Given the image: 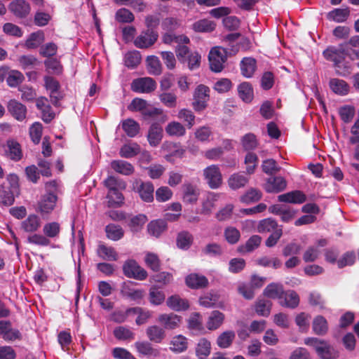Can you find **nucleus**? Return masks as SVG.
<instances>
[{"label":"nucleus","instance_id":"obj_1","mask_svg":"<svg viewBox=\"0 0 359 359\" xmlns=\"http://www.w3.org/2000/svg\"><path fill=\"white\" fill-rule=\"evenodd\" d=\"M323 56L334 63L336 73L340 76H347L351 73L350 67L344 63L346 55H349L352 60H359V50H353L352 53H348L344 45L338 47L330 46L323 51Z\"/></svg>","mask_w":359,"mask_h":359},{"label":"nucleus","instance_id":"obj_2","mask_svg":"<svg viewBox=\"0 0 359 359\" xmlns=\"http://www.w3.org/2000/svg\"><path fill=\"white\" fill-rule=\"evenodd\" d=\"M103 184L108 189L107 194L109 207H119L123 203L124 197L121 191L126 187L125 182L114 176H109Z\"/></svg>","mask_w":359,"mask_h":359},{"label":"nucleus","instance_id":"obj_3","mask_svg":"<svg viewBox=\"0 0 359 359\" xmlns=\"http://www.w3.org/2000/svg\"><path fill=\"white\" fill-rule=\"evenodd\" d=\"M304 344L312 346L321 359H337L339 356L337 351L327 341L316 337H308Z\"/></svg>","mask_w":359,"mask_h":359},{"label":"nucleus","instance_id":"obj_4","mask_svg":"<svg viewBox=\"0 0 359 359\" xmlns=\"http://www.w3.org/2000/svg\"><path fill=\"white\" fill-rule=\"evenodd\" d=\"M208 58L211 70L220 72L224 67V63L227 59V51L220 46L214 47L210 50Z\"/></svg>","mask_w":359,"mask_h":359},{"label":"nucleus","instance_id":"obj_5","mask_svg":"<svg viewBox=\"0 0 359 359\" xmlns=\"http://www.w3.org/2000/svg\"><path fill=\"white\" fill-rule=\"evenodd\" d=\"M210 88L203 84L196 86L193 94L192 106L196 111H201L207 107V103L210 100Z\"/></svg>","mask_w":359,"mask_h":359},{"label":"nucleus","instance_id":"obj_6","mask_svg":"<svg viewBox=\"0 0 359 359\" xmlns=\"http://www.w3.org/2000/svg\"><path fill=\"white\" fill-rule=\"evenodd\" d=\"M203 176L210 189H218L222 184V175L217 165H210L204 168Z\"/></svg>","mask_w":359,"mask_h":359},{"label":"nucleus","instance_id":"obj_7","mask_svg":"<svg viewBox=\"0 0 359 359\" xmlns=\"http://www.w3.org/2000/svg\"><path fill=\"white\" fill-rule=\"evenodd\" d=\"M156 88V81L150 77L134 79L131 83V90L139 93H149Z\"/></svg>","mask_w":359,"mask_h":359},{"label":"nucleus","instance_id":"obj_8","mask_svg":"<svg viewBox=\"0 0 359 359\" xmlns=\"http://www.w3.org/2000/svg\"><path fill=\"white\" fill-rule=\"evenodd\" d=\"M123 273L128 278L144 280L147 277V271L134 260H128L123 266Z\"/></svg>","mask_w":359,"mask_h":359},{"label":"nucleus","instance_id":"obj_9","mask_svg":"<svg viewBox=\"0 0 359 359\" xmlns=\"http://www.w3.org/2000/svg\"><path fill=\"white\" fill-rule=\"evenodd\" d=\"M158 33L151 29L142 32L134 40V45L138 48H148L158 39Z\"/></svg>","mask_w":359,"mask_h":359},{"label":"nucleus","instance_id":"obj_10","mask_svg":"<svg viewBox=\"0 0 359 359\" xmlns=\"http://www.w3.org/2000/svg\"><path fill=\"white\" fill-rule=\"evenodd\" d=\"M157 321L164 330H175L180 327L182 318L173 313H161L158 316Z\"/></svg>","mask_w":359,"mask_h":359},{"label":"nucleus","instance_id":"obj_11","mask_svg":"<svg viewBox=\"0 0 359 359\" xmlns=\"http://www.w3.org/2000/svg\"><path fill=\"white\" fill-rule=\"evenodd\" d=\"M44 82L46 90L50 93L51 102L54 105H57L62 98L59 90L60 87L59 82L53 77L48 76L44 77Z\"/></svg>","mask_w":359,"mask_h":359},{"label":"nucleus","instance_id":"obj_12","mask_svg":"<svg viewBox=\"0 0 359 359\" xmlns=\"http://www.w3.org/2000/svg\"><path fill=\"white\" fill-rule=\"evenodd\" d=\"M0 336L8 341L20 339L22 334L20 332L12 327L8 321L0 320Z\"/></svg>","mask_w":359,"mask_h":359},{"label":"nucleus","instance_id":"obj_13","mask_svg":"<svg viewBox=\"0 0 359 359\" xmlns=\"http://www.w3.org/2000/svg\"><path fill=\"white\" fill-rule=\"evenodd\" d=\"M10 11L17 18L27 17L31 11L30 5L25 0H14L8 5Z\"/></svg>","mask_w":359,"mask_h":359},{"label":"nucleus","instance_id":"obj_14","mask_svg":"<svg viewBox=\"0 0 359 359\" xmlns=\"http://www.w3.org/2000/svg\"><path fill=\"white\" fill-rule=\"evenodd\" d=\"M182 189L183 202L188 204L196 203L200 195L199 189L191 183H185Z\"/></svg>","mask_w":359,"mask_h":359},{"label":"nucleus","instance_id":"obj_15","mask_svg":"<svg viewBox=\"0 0 359 359\" xmlns=\"http://www.w3.org/2000/svg\"><path fill=\"white\" fill-rule=\"evenodd\" d=\"M147 137L149 145L156 147L160 144L163 137V128L157 123H152L148 130Z\"/></svg>","mask_w":359,"mask_h":359},{"label":"nucleus","instance_id":"obj_16","mask_svg":"<svg viewBox=\"0 0 359 359\" xmlns=\"http://www.w3.org/2000/svg\"><path fill=\"white\" fill-rule=\"evenodd\" d=\"M136 190L140 197L144 202H151L154 200V186L150 182H136Z\"/></svg>","mask_w":359,"mask_h":359},{"label":"nucleus","instance_id":"obj_17","mask_svg":"<svg viewBox=\"0 0 359 359\" xmlns=\"http://www.w3.org/2000/svg\"><path fill=\"white\" fill-rule=\"evenodd\" d=\"M286 187V180L281 176H276L268 178L264 189L269 193H278L285 189Z\"/></svg>","mask_w":359,"mask_h":359},{"label":"nucleus","instance_id":"obj_18","mask_svg":"<svg viewBox=\"0 0 359 359\" xmlns=\"http://www.w3.org/2000/svg\"><path fill=\"white\" fill-rule=\"evenodd\" d=\"M5 149L6 156L13 161H19L22 158V151L20 144L14 140L6 141Z\"/></svg>","mask_w":359,"mask_h":359},{"label":"nucleus","instance_id":"obj_19","mask_svg":"<svg viewBox=\"0 0 359 359\" xmlns=\"http://www.w3.org/2000/svg\"><path fill=\"white\" fill-rule=\"evenodd\" d=\"M8 111L18 121H22L26 118L27 107L15 100H11L7 105Z\"/></svg>","mask_w":359,"mask_h":359},{"label":"nucleus","instance_id":"obj_20","mask_svg":"<svg viewBox=\"0 0 359 359\" xmlns=\"http://www.w3.org/2000/svg\"><path fill=\"white\" fill-rule=\"evenodd\" d=\"M169 345L170 351L181 353L188 348V339L182 334H177L171 338Z\"/></svg>","mask_w":359,"mask_h":359},{"label":"nucleus","instance_id":"obj_21","mask_svg":"<svg viewBox=\"0 0 359 359\" xmlns=\"http://www.w3.org/2000/svg\"><path fill=\"white\" fill-rule=\"evenodd\" d=\"M57 196L53 194L44 195L38 204V211L41 214L51 212L56 205Z\"/></svg>","mask_w":359,"mask_h":359},{"label":"nucleus","instance_id":"obj_22","mask_svg":"<svg viewBox=\"0 0 359 359\" xmlns=\"http://www.w3.org/2000/svg\"><path fill=\"white\" fill-rule=\"evenodd\" d=\"M279 299L280 305L284 307L294 309L299 304V297L294 290L283 291V295Z\"/></svg>","mask_w":359,"mask_h":359},{"label":"nucleus","instance_id":"obj_23","mask_svg":"<svg viewBox=\"0 0 359 359\" xmlns=\"http://www.w3.org/2000/svg\"><path fill=\"white\" fill-rule=\"evenodd\" d=\"M133 283L129 281L123 283L121 286V294L132 300H140L142 299L144 295V291L142 290L135 289L132 287Z\"/></svg>","mask_w":359,"mask_h":359},{"label":"nucleus","instance_id":"obj_24","mask_svg":"<svg viewBox=\"0 0 359 359\" xmlns=\"http://www.w3.org/2000/svg\"><path fill=\"white\" fill-rule=\"evenodd\" d=\"M166 304L175 311H186L189 308V302L177 294L169 297L166 300Z\"/></svg>","mask_w":359,"mask_h":359},{"label":"nucleus","instance_id":"obj_25","mask_svg":"<svg viewBox=\"0 0 359 359\" xmlns=\"http://www.w3.org/2000/svg\"><path fill=\"white\" fill-rule=\"evenodd\" d=\"M146 334L151 341L157 344L161 343L166 337L165 330L156 325L149 326L146 330Z\"/></svg>","mask_w":359,"mask_h":359},{"label":"nucleus","instance_id":"obj_26","mask_svg":"<svg viewBox=\"0 0 359 359\" xmlns=\"http://www.w3.org/2000/svg\"><path fill=\"white\" fill-rule=\"evenodd\" d=\"M187 285L192 289H199L205 287L208 284V280L205 276L197 273H191L186 278Z\"/></svg>","mask_w":359,"mask_h":359},{"label":"nucleus","instance_id":"obj_27","mask_svg":"<svg viewBox=\"0 0 359 359\" xmlns=\"http://www.w3.org/2000/svg\"><path fill=\"white\" fill-rule=\"evenodd\" d=\"M243 76L250 78L255 74L257 69V62L253 57H244L240 64Z\"/></svg>","mask_w":359,"mask_h":359},{"label":"nucleus","instance_id":"obj_28","mask_svg":"<svg viewBox=\"0 0 359 359\" xmlns=\"http://www.w3.org/2000/svg\"><path fill=\"white\" fill-rule=\"evenodd\" d=\"M278 198L280 202L291 203H302L306 201L305 195L300 191H293L279 195Z\"/></svg>","mask_w":359,"mask_h":359},{"label":"nucleus","instance_id":"obj_29","mask_svg":"<svg viewBox=\"0 0 359 359\" xmlns=\"http://www.w3.org/2000/svg\"><path fill=\"white\" fill-rule=\"evenodd\" d=\"M249 181V179L241 172L232 174L228 179V185L233 189L236 190L245 187Z\"/></svg>","mask_w":359,"mask_h":359},{"label":"nucleus","instance_id":"obj_30","mask_svg":"<svg viewBox=\"0 0 359 359\" xmlns=\"http://www.w3.org/2000/svg\"><path fill=\"white\" fill-rule=\"evenodd\" d=\"M257 231L259 233H273L277 229H282L280 226H278L276 221L272 218H266L262 219L259 222L257 225Z\"/></svg>","mask_w":359,"mask_h":359},{"label":"nucleus","instance_id":"obj_31","mask_svg":"<svg viewBox=\"0 0 359 359\" xmlns=\"http://www.w3.org/2000/svg\"><path fill=\"white\" fill-rule=\"evenodd\" d=\"M165 133L172 137H182L186 134V128L182 123L172 121L165 127Z\"/></svg>","mask_w":359,"mask_h":359},{"label":"nucleus","instance_id":"obj_32","mask_svg":"<svg viewBox=\"0 0 359 359\" xmlns=\"http://www.w3.org/2000/svg\"><path fill=\"white\" fill-rule=\"evenodd\" d=\"M142 61V56L137 50H130L125 53L123 63L129 69L136 68Z\"/></svg>","mask_w":359,"mask_h":359},{"label":"nucleus","instance_id":"obj_33","mask_svg":"<svg viewBox=\"0 0 359 359\" xmlns=\"http://www.w3.org/2000/svg\"><path fill=\"white\" fill-rule=\"evenodd\" d=\"M97 255L104 260L116 261L118 259V254L112 248L100 243L97 249Z\"/></svg>","mask_w":359,"mask_h":359},{"label":"nucleus","instance_id":"obj_34","mask_svg":"<svg viewBox=\"0 0 359 359\" xmlns=\"http://www.w3.org/2000/svg\"><path fill=\"white\" fill-rule=\"evenodd\" d=\"M188 328L195 334H201L204 332L202 316L198 313L191 314L188 320Z\"/></svg>","mask_w":359,"mask_h":359},{"label":"nucleus","instance_id":"obj_35","mask_svg":"<svg viewBox=\"0 0 359 359\" xmlns=\"http://www.w3.org/2000/svg\"><path fill=\"white\" fill-rule=\"evenodd\" d=\"M111 167L116 172L124 175H130L134 172L133 166L130 163L122 160L111 161Z\"/></svg>","mask_w":359,"mask_h":359},{"label":"nucleus","instance_id":"obj_36","mask_svg":"<svg viewBox=\"0 0 359 359\" xmlns=\"http://www.w3.org/2000/svg\"><path fill=\"white\" fill-rule=\"evenodd\" d=\"M330 88L336 94L346 95L349 92L348 83L341 79H332L330 81Z\"/></svg>","mask_w":359,"mask_h":359},{"label":"nucleus","instance_id":"obj_37","mask_svg":"<svg viewBox=\"0 0 359 359\" xmlns=\"http://www.w3.org/2000/svg\"><path fill=\"white\" fill-rule=\"evenodd\" d=\"M211 344L205 338L201 339L196 347V354L198 359H207L210 354Z\"/></svg>","mask_w":359,"mask_h":359},{"label":"nucleus","instance_id":"obj_38","mask_svg":"<svg viewBox=\"0 0 359 359\" xmlns=\"http://www.w3.org/2000/svg\"><path fill=\"white\" fill-rule=\"evenodd\" d=\"M283 291L284 290L282 285L272 283L265 287L263 294L269 298L278 299L279 300L282 297L281 295L283 294Z\"/></svg>","mask_w":359,"mask_h":359},{"label":"nucleus","instance_id":"obj_39","mask_svg":"<svg viewBox=\"0 0 359 359\" xmlns=\"http://www.w3.org/2000/svg\"><path fill=\"white\" fill-rule=\"evenodd\" d=\"M135 346L140 355L157 356L159 354L158 351L153 348L152 345L148 341H137Z\"/></svg>","mask_w":359,"mask_h":359},{"label":"nucleus","instance_id":"obj_40","mask_svg":"<svg viewBox=\"0 0 359 359\" xmlns=\"http://www.w3.org/2000/svg\"><path fill=\"white\" fill-rule=\"evenodd\" d=\"M224 320V315L219 311H213L207 321V327L214 330L220 327Z\"/></svg>","mask_w":359,"mask_h":359},{"label":"nucleus","instance_id":"obj_41","mask_svg":"<svg viewBox=\"0 0 359 359\" xmlns=\"http://www.w3.org/2000/svg\"><path fill=\"white\" fill-rule=\"evenodd\" d=\"M41 226V221L38 216L30 215L22 222V228L26 232H34L38 230Z\"/></svg>","mask_w":359,"mask_h":359},{"label":"nucleus","instance_id":"obj_42","mask_svg":"<svg viewBox=\"0 0 359 359\" xmlns=\"http://www.w3.org/2000/svg\"><path fill=\"white\" fill-rule=\"evenodd\" d=\"M177 118L183 121L189 129L195 125L196 116L193 111L189 109L183 108L179 110Z\"/></svg>","mask_w":359,"mask_h":359},{"label":"nucleus","instance_id":"obj_43","mask_svg":"<svg viewBox=\"0 0 359 359\" xmlns=\"http://www.w3.org/2000/svg\"><path fill=\"white\" fill-rule=\"evenodd\" d=\"M122 128L128 136L135 137L140 132L139 123L132 118H128L122 121Z\"/></svg>","mask_w":359,"mask_h":359},{"label":"nucleus","instance_id":"obj_44","mask_svg":"<svg viewBox=\"0 0 359 359\" xmlns=\"http://www.w3.org/2000/svg\"><path fill=\"white\" fill-rule=\"evenodd\" d=\"M44 34L41 31L34 32L29 35L25 41V47L28 49H33L39 47L43 41Z\"/></svg>","mask_w":359,"mask_h":359},{"label":"nucleus","instance_id":"obj_45","mask_svg":"<svg viewBox=\"0 0 359 359\" xmlns=\"http://www.w3.org/2000/svg\"><path fill=\"white\" fill-rule=\"evenodd\" d=\"M216 24L211 20L203 19L195 22L192 29L197 32H210L215 29Z\"/></svg>","mask_w":359,"mask_h":359},{"label":"nucleus","instance_id":"obj_46","mask_svg":"<svg viewBox=\"0 0 359 359\" xmlns=\"http://www.w3.org/2000/svg\"><path fill=\"white\" fill-rule=\"evenodd\" d=\"M166 226V223L163 220H154L149 223L147 231L150 235L158 237L165 230Z\"/></svg>","mask_w":359,"mask_h":359},{"label":"nucleus","instance_id":"obj_47","mask_svg":"<svg viewBox=\"0 0 359 359\" xmlns=\"http://www.w3.org/2000/svg\"><path fill=\"white\" fill-rule=\"evenodd\" d=\"M240 97L245 102H250L253 99V89L248 82H243L238 87Z\"/></svg>","mask_w":359,"mask_h":359},{"label":"nucleus","instance_id":"obj_48","mask_svg":"<svg viewBox=\"0 0 359 359\" xmlns=\"http://www.w3.org/2000/svg\"><path fill=\"white\" fill-rule=\"evenodd\" d=\"M313 330L318 335H324L328 330L326 319L322 316H316L313 321Z\"/></svg>","mask_w":359,"mask_h":359},{"label":"nucleus","instance_id":"obj_49","mask_svg":"<svg viewBox=\"0 0 359 359\" xmlns=\"http://www.w3.org/2000/svg\"><path fill=\"white\" fill-rule=\"evenodd\" d=\"M235 339V332L227 330L219 335L217 339V344L222 348H226L231 346Z\"/></svg>","mask_w":359,"mask_h":359},{"label":"nucleus","instance_id":"obj_50","mask_svg":"<svg viewBox=\"0 0 359 359\" xmlns=\"http://www.w3.org/2000/svg\"><path fill=\"white\" fill-rule=\"evenodd\" d=\"M140 152V147L137 143L133 142L124 144L120 149V156L123 158H132Z\"/></svg>","mask_w":359,"mask_h":359},{"label":"nucleus","instance_id":"obj_51","mask_svg":"<svg viewBox=\"0 0 359 359\" xmlns=\"http://www.w3.org/2000/svg\"><path fill=\"white\" fill-rule=\"evenodd\" d=\"M105 231L107 238L112 241L120 240L124 234V231L120 226L113 224L107 225L105 228Z\"/></svg>","mask_w":359,"mask_h":359},{"label":"nucleus","instance_id":"obj_52","mask_svg":"<svg viewBox=\"0 0 359 359\" xmlns=\"http://www.w3.org/2000/svg\"><path fill=\"white\" fill-rule=\"evenodd\" d=\"M146 61L149 74L159 75L161 73V64L156 56H148Z\"/></svg>","mask_w":359,"mask_h":359},{"label":"nucleus","instance_id":"obj_53","mask_svg":"<svg viewBox=\"0 0 359 359\" xmlns=\"http://www.w3.org/2000/svg\"><path fill=\"white\" fill-rule=\"evenodd\" d=\"M256 263L264 267H272L275 269L280 267L282 263L277 257H270L267 256L262 257L256 260Z\"/></svg>","mask_w":359,"mask_h":359},{"label":"nucleus","instance_id":"obj_54","mask_svg":"<svg viewBox=\"0 0 359 359\" xmlns=\"http://www.w3.org/2000/svg\"><path fill=\"white\" fill-rule=\"evenodd\" d=\"M349 15V11L347 8H336L327 14L330 20L337 22H344Z\"/></svg>","mask_w":359,"mask_h":359},{"label":"nucleus","instance_id":"obj_55","mask_svg":"<svg viewBox=\"0 0 359 359\" xmlns=\"http://www.w3.org/2000/svg\"><path fill=\"white\" fill-rule=\"evenodd\" d=\"M149 296L150 303L156 306L161 305L165 299L164 292L156 287H151Z\"/></svg>","mask_w":359,"mask_h":359},{"label":"nucleus","instance_id":"obj_56","mask_svg":"<svg viewBox=\"0 0 359 359\" xmlns=\"http://www.w3.org/2000/svg\"><path fill=\"white\" fill-rule=\"evenodd\" d=\"M271 302L265 299H259L255 304L256 313L262 316H268L270 314Z\"/></svg>","mask_w":359,"mask_h":359},{"label":"nucleus","instance_id":"obj_57","mask_svg":"<svg viewBox=\"0 0 359 359\" xmlns=\"http://www.w3.org/2000/svg\"><path fill=\"white\" fill-rule=\"evenodd\" d=\"M193 242V236L188 231H182L177 236V246L182 249H188Z\"/></svg>","mask_w":359,"mask_h":359},{"label":"nucleus","instance_id":"obj_58","mask_svg":"<svg viewBox=\"0 0 359 359\" xmlns=\"http://www.w3.org/2000/svg\"><path fill=\"white\" fill-rule=\"evenodd\" d=\"M261 198V191L252 188L241 196V201L245 203H250L259 201Z\"/></svg>","mask_w":359,"mask_h":359},{"label":"nucleus","instance_id":"obj_59","mask_svg":"<svg viewBox=\"0 0 359 359\" xmlns=\"http://www.w3.org/2000/svg\"><path fill=\"white\" fill-rule=\"evenodd\" d=\"M15 191L11 189H6L2 188L0 189V203L9 206L11 205L14 202V196L18 194Z\"/></svg>","mask_w":359,"mask_h":359},{"label":"nucleus","instance_id":"obj_60","mask_svg":"<svg viewBox=\"0 0 359 359\" xmlns=\"http://www.w3.org/2000/svg\"><path fill=\"white\" fill-rule=\"evenodd\" d=\"M160 101L167 107L175 108L177 104V95L172 93H163L159 95Z\"/></svg>","mask_w":359,"mask_h":359},{"label":"nucleus","instance_id":"obj_61","mask_svg":"<svg viewBox=\"0 0 359 359\" xmlns=\"http://www.w3.org/2000/svg\"><path fill=\"white\" fill-rule=\"evenodd\" d=\"M258 158L254 153L249 152L245 158V164L246 165V172L249 175L255 172L257 166Z\"/></svg>","mask_w":359,"mask_h":359},{"label":"nucleus","instance_id":"obj_62","mask_svg":"<svg viewBox=\"0 0 359 359\" xmlns=\"http://www.w3.org/2000/svg\"><path fill=\"white\" fill-rule=\"evenodd\" d=\"M115 18L118 22L123 23L132 22L135 19L133 14L128 9L124 8L116 11Z\"/></svg>","mask_w":359,"mask_h":359},{"label":"nucleus","instance_id":"obj_63","mask_svg":"<svg viewBox=\"0 0 359 359\" xmlns=\"http://www.w3.org/2000/svg\"><path fill=\"white\" fill-rule=\"evenodd\" d=\"M147 221V216L143 214H140L135 217H132L128 225L133 231H138L140 229H142Z\"/></svg>","mask_w":359,"mask_h":359},{"label":"nucleus","instance_id":"obj_64","mask_svg":"<svg viewBox=\"0 0 359 359\" xmlns=\"http://www.w3.org/2000/svg\"><path fill=\"white\" fill-rule=\"evenodd\" d=\"M218 299L219 295L217 294L210 292L199 299V304L204 307L210 308L215 305Z\"/></svg>","mask_w":359,"mask_h":359}]
</instances>
